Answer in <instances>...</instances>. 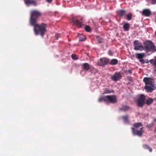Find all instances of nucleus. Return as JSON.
<instances>
[{
  "label": "nucleus",
  "mask_w": 156,
  "mask_h": 156,
  "mask_svg": "<svg viewBox=\"0 0 156 156\" xmlns=\"http://www.w3.org/2000/svg\"><path fill=\"white\" fill-rule=\"evenodd\" d=\"M41 13L37 10H34L30 12V23L34 27V30L36 35H40L42 37L47 32V24L42 23L39 24L37 23V19L41 16Z\"/></svg>",
  "instance_id": "obj_1"
},
{
  "label": "nucleus",
  "mask_w": 156,
  "mask_h": 156,
  "mask_svg": "<svg viewBox=\"0 0 156 156\" xmlns=\"http://www.w3.org/2000/svg\"><path fill=\"white\" fill-rule=\"evenodd\" d=\"M143 81L145 84L144 88L147 92H151L154 90V84L152 78L144 77Z\"/></svg>",
  "instance_id": "obj_2"
},
{
  "label": "nucleus",
  "mask_w": 156,
  "mask_h": 156,
  "mask_svg": "<svg viewBox=\"0 0 156 156\" xmlns=\"http://www.w3.org/2000/svg\"><path fill=\"white\" fill-rule=\"evenodd\" d=\"M143 126L141 122L134 123L133 125V127L131 128L133 134L139 136H142L143 133Z\"/></svg>",
  "instance_id": "obj_3"
},
{
  "label": "nucleus",
  "mask_w": 156,
  "mask_h": 156,
  "mask_svg": "<svg viewBox=\"0 0 156 156\" xmlns=\"http://www.w3.org/2000/svg\"><path fill=\"white\" fill-rule=\"evenodd\" d=\"M144 49L147 52L153 51L155 50V46L153 43L150 41H147L144 43Z\"/></svg>",
  "instance_id": "obj_4"
},
{
  "label": "nucleus",
  "mask_w": 156,
  "mask_h": 156,
  "mask_svg": "<svg viewBox=\"0 0 156 156\" xmlns=\"http://www.w3.org/2000/svg\"><path fill=\"white\" fill-rule=\"evenodd\" d=\"M146 98L144 94H141L137 100V105L139 107H142L145 103Z\"/></svg>",
  "instance_id": "obj_5"
},
{
  "label": "nucleus",
  "mask_w": 156,
  "mask_h": 156,
  "mask_svg": "<svg viewBox=\"0 0 156 156\" xmlns=\"http://www.w3.org/2000/svg\"><path fill=\"white\" fill-rule=\"evenodd\" d=\"M134 49L135 50L142 51L144 50V47L137 40H135L133 42Z\"/></svg>",
  "instance_id": "obj_6"
},
{
  "label": "nucleus",
  "mask_w": 156,
  "mask_h": 156,
  "mask_svg": "<svg viewBox=\"0 0 156 156\" xmlns=\"http://www.w3.org/2000/svg\"><path fill=\"white\" fill-rule=\"evenodd\" d=\"M117 102L116 97L114 95L107 96L106 103L114 104Z\"/></svg>",
  "instance_id": "obj_7"
},
{
  "label": "nucleus",
  "mask_w": 156,
  "mask_h": 156,
  "mask_svg": "<svg viewBox=\"0 0 156 156\" xmlns=\"http://www.w3.org/2000/svg\"><path fill=\"white\" fill-rule=\"evenodd\" d=\"M135 56L136 58L139 60V62L141 63L144 64L145 63H147L148 62H146L145 60L142 59L145 56V54L144 53H136Z\"/></svg>",
  "instance_id": "obj_8"
},
{
  "label": "nucleus",
  "mask_w": 156,
  "mask_h": 156,
  "mask_svg": "<svg viewBox=\"0 0 156 156\" xmlns=\"http://www.w3.org/2000/svg\"><path fill=\"white\" fill-rule=\"evenodd\" d=\"M71 21L73 25H76L78 27H80L83 25V24L82 20H79L76 19L75 18L73 17Z\"/></svg>",
  "instance_id": "obj_9"
},
{
  "label": "nucleus",
  "mask_w": 156,
  "mask_h": 156,
  "mask_svg": "<svg viewBox=\"0 0 156 156\" xmlns=\"http://www.w3.org/2000/svg\"><path fill=\"white\" fill-rule=\"evenodd\" d=\"M109 59L105 58H103L100 59L98 62V63L101 66H103L107 65L109 62Z\"/></svg>",
  "instance_id": "obj_10"
},
{
  "label": "nucleus",
  "mask_w": 156,
  "mask_h": 156,
  "mask_svg": "<svg viewBox=\"0 0 156 156\" xmlns=\"http://www.w3.org/2000/svg\"><path fill=\"white\" fill-rule=\"evenodd\" d=\"M122 77L119 72H116L114 75L112 76V79L115 81H116L121 78Z\"/></svg>",
  "instance_id": "obj_11"
},
{
  "label": "nucleus",
  "mask_w": 156,
  "mask_h": 156,
  "mask_svg": "<svg viewBox=\"0 0 156 156\" xmlns=\"http://www.w3.org/2000/svg\"><path fill=\"white\" fill-rule=\"evenodd\" d=\"M117 15L120 17H122L126 16V11L124 10H119L116 12Z\"/></svg>",
  "instance_id": "obj_12"
},
{
  "label": "nucleus",
  "mask_w": 156,
  "mask_h": 156,
  "mask_svg": "<svg viewBox=\"0 0 156 156\" xmlns=\"http://www.w3.org/2000/svg\"><path fill=\"white\" fill-rule=\"evenodd\" d=\"M142 14L146 16H149L151 14V12L149 9H144L142 12Z\"/></svg>",
  "instance_id": "obj_13"
},
{
  "label": "nucleus",
  "mask_w": 156,
  "mask_h": 156,
  "mask_svg": "<svg viewBox=\"0 0 156 156\" xmlns=\"http://www.w3.org/2000/svg\"><path fill=\"white\" fill-rule=\"evenodd\" d=\"M25 4L28 6L30 5L36 6L37 3L35 1H25Z\"/></svg>",
  "instance_id": "obj_14"
},
{
  "label": "nucleus",
  "mask_w": 156,
  "mask_h": 156,
  "mask_svg": "<svg viewBox=\"0 0 156 156\" xmlns=\"http://www.w3.org/2000/svg\"><path fill=\"white\" fill-rule=\"evenodd\" d=\"M82 69L86 71L88 70L90 68L89 65L87 63L83 64L82 65Z\"/></svg>",
  "instance_id": "obj_15"
},
{
  "label": "nucleus",
  "mask_w": 156,
  "mask_h": 156,
  "mask_svg": "<svg viewBox=\"0 0 156 156\" xmlns=\"http://www.w3.org/2000/svg\"><path fill=\"white\" fill-rule=\"evenodd\" d=\"M123 27L125 31H128L129 29L130 24L128 23H125L124 24Z\"/></svg>",
  "instance_id": "obj_16"
},
{
  "label": "nucleus",
  "mask_w": 156,
  "mask_h": 156,
  "mask_svg": "<svg viewBox=\"0 0 156 156\" xmlns=\"http://www.w3.org/2000/svg\"><path fill=\"white\" fill-rule=\"evenodd\" d=\"M151 64L154 65V69L155 71L156 72V56L155 57L154 59H152L150 61Z\"/></svg>",
  "instance_id": "obj_17"
},
{
  "label": "nucleus",
  "mask_w": 156,
  "mask_h": 156,
  "mask_svg": "<svg viewBox=\"0 0 156 156\" xmlns=\"http://www.w3.org/2000/svg\"><path fill=\"white\" fill-rule=\"evenodd\" d=\"M129 107L126 105H123L122 107L119 108L121 111H126L129 109Z\"/></svg>",
  "instance_id": "obj_18"
},
{
  "label": "nucleus",
  "mask_w": 156,
  "mask_h": 156,
  "mask_svg": "<svg viewBox=\"0 0 156 156\" xmlns=\"http://www.w3.org/2000/svg\"><path fill=\"white\" fill-rule=\"evenodd\" d=\"M153 100L152 98H149L146 100L145 103L147 105H149L151 104L153 102Z\"/></svg>",
  "instance_id": "obj_19"
},
{
  "label": "nucleus",
  "mask_w": 156,
  "mask_h": 156,
  "mask_svg": "<svg viewBox=\"0 0 156 156\" xmlns=\"http://www.w3.org/2000/svg\"><path fill=\"white\" fill-rule=\"evenodd\" d=\"M98 101L101 102L102 101H104L106 103L107 101V96H104L99 98L98 100Z\"/></svg>",
  "instance_id": "obj_20"
},
{
  "label": "nucleus",
  "mask_w": 156,
  "mask_h": 156,
  "mask_svg": "<svg viewBox=\"0 0 156 156\" xmlns=\"http://www.w3.org/2000/svg\"><path fill=\"white\" fill-rule=\"evenodd\" d=\"M118 62V61L115 59H113L111 60L109 63L112 65H114L116 64Z\"/></svg>",
  "instance_id": "obj_21"
},
{
  "label": "nucleus",
  "mask_w": 156,
  "mask_h": 156,
  "mask_svg": "<svg viewBox=\"0 0 156 156\" xmlns=\"http://www.w3.org/2000/svg\"><path fill=\"white\" fill-rule=\"evenodd\" d=\"M143 147L145 149H147L149 150L150 152H151L152 151V149L147 144H144L143 145Z\"/></svg>",
  "instance_id": "obj_22"
},
{
  "label": "nucleus",
  "mask_w": 156,
  "mask_h": 156,
  "mask_svg": "<svg viewBox=\"0 0 156 156\" xmlns=\"http://www.w3.org/2000/svg\"><path fill=\"white\" fill-rule=\"evenodd\" d=\"M128 117L129 116L128 115H126L122 116V118L123 120L125 122L127 123L128 122Z\"/></svg>",
  "instance_id": "obj_23"
},
{
  "label": "nucleus",
  "mask_w": 156,
  "mask_h": 156,
  "mask_svg": "<svg viewBox=\"0 0 156 156\" xmlns=\"http://www.w3.org/2000/svg\"><path fill=\"white\" fill-rule=\"evenodd\" d=\"M113 91L111 90H109L108 88H105L103 92L104 94H109L111 93H113Z\"/></svg>",
  "instance_id": "obj_24"
},
{
  "label": "nucleus",
  "mask_w": 156,
  "mask_h": 156,
  "mask_svg": "<svg viewBox=\"0 0 156 156\" xmlns=\"http://www.w3.org/2000/svg\"><path fill=\"white\" fill-rule=\"evenodd\" d=\"M126 19L129 20H130L132 17V15L131 13H129L126 15Z\"/></svg>",
  "instance_id": "obj_25"
},
{
  "label": "nucleus",
  "mask_w": 156,
  "mask_h": 156,
  "mask_svg": "<svg viewBox=\"0 0 156 156\" xmlns=\"http://www.w3.org/2000/svg\"><path fill=\"white\" fill-rule=\"evenodd\" d=\"M97 38L98 43L100 44L101 43L103 42L102 39L99 36H97Z\"/></svg>",
  "instance_id": "obj_26"
},
{
  "label": "nucleus",
  "mask_w": 156,
  "mask_h": 156,
  "mask_svg": "<svg viewBox=\"0 0 156 156\" xmlns=\"http://www.w3.org/2000/svg\"><path fill=\"white\" fill-rule=\"evenodd\" d=\"M71 57L74 60H77L78 59V57L77 56L74 54H72L71 55Z\"/></svg>",
  "instance_id": "obj_27"
},
{
  "label": "nucleus",
  "mask_w": 156,
  "mask_h": 156,
  "mask_svg": "<svg viewBox=\"0 0 156 156\" xmlns=\"http://www.w3.org/2000/svg\"><path fill=\"white\" fill-rule=\"evenodd\" d=\"M85 29L88 32H90V27L87 26H86L85 27Z\"/></svg>",
  "instance_id": "obj_28"
},
{
  "label": "nucleus",
  "mask_w": 156,
  "mask_h": 156,
  "mask_svg": "<svg viewBox=\"0 0 156 156\" xmlns=\"http://www.w3.org/2000/svg\"><path fill=\"white\" fill-rule=\"evenodd\" d=\"M61 34H55V37L56 40H58V38L60 37Z\"/></svg>",
  "instance_id": "obj_29"
},
{
  "label": "nucleus",
  "mask_w": 156,
  "mask_h": 156,
  "mask_svg": "<svg viewBox=\"0 0 156 156\" xmlns=\"http://www.w3.org/2000/svg\"><path fill=\"white\" fill-rule=\"evenodd\" d=\"M86 39V37L85 36H83V37H80L79 39V41H83L85 40Z\"/></svg>",
  "instance_id": "obj_30"
},
{
  "label": "nucleus",
  "mask_w": 156,
  "mask_h": 156,
  "mask_svg": "<svg viewBox=\"0 0 156 156\" xmlns=\"http://www.w3.org/2000/svg\"><path fill=\"white\" fill-rule=\"evenodd\" d=\"M108 54L109 55L112 56L113 55V53L112 52V50H109L108 51Z\"/></svg>",
  "instance_id": "obj_31"
},
{
  "label": "nucleus",
  "mask_w": 156,
  "mask_h": 156,
  "mask_svg": "<svg viewBox=\"0 0 156 156\" xmlns=\"http://www.w3.org/2000/svg\"><path fill=\"white\" fill-rule=\"evenodd\" d=\"M151 3L152 4H156V1H152L151 2Z\"/></svg>",
  "instance_id": "obj_32"
},
{
  "label": "nucleus",
  "mask_w": 156,
  "mask_h": 156,
  "mask_svg": "<svg viewBox=\"0 0 156 156\" xmlns=\"http://www.w3.org/2000/svg\"><path fill=\"white\" fill-rule=\"evenodd\" d=\"M129 73V74H131L132 73V71L130 70V69H129L127 71Z\"/></svg>",
  "instance_id": "obj_33"
},
{
  "label": "nucleus",
  "mask_w": 156,
  "mask_h": 156,
  "mask_svg": "<svg viewBox=\"0 0 156 156\" xmlns=\"http://www.w3.org/2000/svg\"><path fill=\"white\" fill-rule=\"evenodd\" d=\"M52 1H47V2L48 3H51V2H52Z\"/></svg>",
  "instance_id": "obj_34"
},
{
  "label": "nucleus",
  "mask_w": 156,
  "mask_h": 156,
  "mask_svg": "<svg viewBox=\"0 0 156 156\" xmlns=\"http://www.w3.org/2000/svg\"><path fill=\"white\" fill-rule=\"evenodd\" d=\"M155 36L156 37V31L155 32Z\"/></svg>",
  "instance_id": "obj_35"
},
{
  "label": "nucleus",
  "mask_w": 156,
  "mask_h": 156,
  "mask_svg": "<svg viewBox=\"0 0 156 156\" xmlns=\"http://www.w3.org/2000/svg\"><path fill=\"white\" fill-rule=\"evenodd\" d=\"M155 121L156 122V119H154Z\"/></svg>",
  "instance_id": "obj_36"
},
{
  "label": "nucleus",
  "mask_w": 156,
  "mask_h": 156,
  "mask_svg": "<svg viewBox=\"0 0 156 156\" xmlns=\"http://www.w3.org/2000/svg\"><path fill=\"white\" fill-rule=\"evenodd\" d=\"M68 2V3H69V1H68V2Z\"/></svg>",
  "instance_id": "obj_37"
}]
</instances>
